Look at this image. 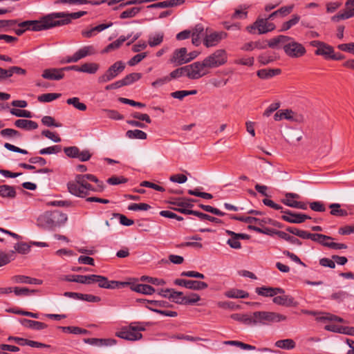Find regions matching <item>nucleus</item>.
<instances>
[{
  "mask_svg": "<svg viewBox=\"0 0 354 354\" xmlns=\"http://www.w3.org/2000/svg\"><path fill=\"white\" fill-rule=\"evenodd\" d=\"M150 322H134L129 325L124 326L116 333V336L128 341H137L142 338V331L146 330V327L151 326Z\"/></svg>",
  "mask_w": 354,
  "mask_h": 354,
  "instance_id": "obj_1",
  "label": "nucleus"
},
{
  "mask_svg": "<svg viewBox=\"0 0 354 354\" xmlns=\"http://www.w3.org/2000/svg\"><path fill=\"white\" fill-rule=\"evenodd\" d=\"M18 26L24 30L41 31L52 28V20L48 14L40 19V20L25 21L18 23Z\"/></svg>",
  "mask_w": 354,
  "mask_h": 354,
  "instance_id": "obj_2",
  "label": "nucleus"
},
{
  "mask_svg": "<svg viewBox=\"0 0 354 354\" xmlns=\"http://www.w3.org/2000/svg\"><path fill=\"white\" fill-rule=\"evenodd\" d=\"M86 13L87 12L86 11H79L72 13H66L64 12L50 13L52 26L54 28L67 25L71 22L72 19H79L86 15Z\"/></svg>",
  "mask_w": 354,
  "mask_h": 354,
  "instance_id": "obj_3",
  "label": "nucleus"
},
{
  "mask_svg": "<svg viewBox=\"0 0 354 354\" xmlns=\"http://www.w3.org/2000/svg\"><path fill=\"white\" fill-rule=\"evenodd\" d=\"M67 215L59 211L46 212L41 215L38 219L39 222L46 227H52L67 221Z\"/></svg>",
  "mask_w": 354,
  "mask_h": 354,
  "instance_id": "obj_4",
  "label": "nucleus"
},
{
  "mask_svg": "<svg viewBox=\"0 0 354 354\" xmlns=\"http://www.w3.org/2000/svg\"><path fill=\"white\" fill-rule=\"evenodd\" d=\"M254 318L256 319L257 325H269L287 319L286 315L269 311H256L254 312Z\"/></svg>",
  "mask_w": 354,
  "mask_h": 354,
  "instance_id": "obj_5",
  "label": "nucleus"
},
{
  "mask_svg": "<svg viewBox=\"0 0 354 354\" xmlns=\"http://www.w3.org/2000/svg\"><path fill=\"white\" fill-rule=\"evenodd\" d=\"M309 239L319 243L320 245L333 250H345L348 246L345 243L333 242V237L322 234L310 233Z\"/></svg>",
  "mask_w": 354,
  "mask_h": 354,
  "instance_id": "obj_6",
  "label": "nucleus"
},
{
  "mask_svg": "<svg viewBox=\"0 0 354 354\" xmlns=\"http://www.w3.org/2000/svg\"><path fill=\"white\" fill-rule=\"evenodd\" d=\"M227 53L223 49L215 50L213 53L203 59V62L209 71L211 68L219 67L227 62Z\"/></svg>",
  "mask_w": 354,
  "mask_h": 354,
  "instance_id": "obj_7",
  "label": "nucleus"
},
{
  "mask_svg": "<svg viewBox=\"0 0 354 354\" xmlns=\"http://www.w3.org/2000/svg\"><path fill=\"white\" fill-rule=\"evenodd\" d=\"M125 68V64L122 61H118L113 64L105 73L97 77L99 84H104L111 81L121 73Z\"/></svg>",
  "mask_w": 354,
  "mask_h": 354,
  "instance_id": "obj_8",
  "label": "nucleus"
},
{
  "mask_svg": "<svg viewBox=\"0 0 354 354\" xmlns=\"http://www.w3.org/2000/svg\"><path fill=\"white\" fill-rule=\"evenodd\" d=\"M187 66V77L191 80H198L209 73L203 60L195 62Z\"/></svg>",
  "mask_w": 354,
  "mask_h": 354,
  "instance_id": "obj_9",
  "label": "nucleus"
},
{
  "mask_svg": "<svg viewBox=\"0 0 354 354\" xmlns=\"http://www.w3.org/2000/svg\"><path fill=\"white\" fill-rule=\"evenodd\" d=\"M97 50L93 45L84 46L77 50L73 55L67 56L63 63H76L79 60L88 56L96 54Z\"/></svg>",
  "mask_w": 354,
  "mask_h": 354,
  "instance_id": "obj_10",
  "label": "nucleus"
},
{
  "mask_svg": "<svg viewBox=\"0 0 354 354\" xmlns=\"http://www.w3.org/2000/svg\"><path fill=\"white\" fill-rule=\"evenodd\" d=\"M270 19L265 18V19H261L258 18L255 22L253 23L251 26H248L246 27V30L250 33H254V30H257L258 33L259 35L261 34H265L268 32H270L275 28V25L273 23H269L268 20Z\"/></svg>",
  "mask_w": 354,
  "mask_h": 354,
  "instance_id": "obj_11",
  "label": "nucleus"
},
{
  "mask_svg": "<svg viewBox=\"0 0 354 354\" xmlns=\"http://www.w3.org/2000/svg\"><path fill=\"white\" fill-rule=\"evenodd\" d=\"M287 55L290 57H300L303 56L306 50L304 46L293 39L283 46Z\"/></svg>",
  "mask_w": 354,
  "mask_h": 354,
  "instance_id": "obj_12",
  "label": "nucleus"
},
{
  "mask_svg": "<svg viewBox=\"0 0 354 354\" xmlns=\"http://www.w3.org/2000/svg\"><path fill=\"white\" fill-rule=\"evenodd\" d=\"M174 283L193 290H201L208 287L207 283L204 281L184 279H176Z\"/></svg>",
  "mask_w": 354,
  "mask_h": 354,
  "instance_id": "obj_13",
  "label": "nucleus"
},
{
  "mask_svg": "<svg viewBox=\"0 0 354 354\" xmlns=\"http://www.w3.org/2000/svg\"><path fill=\"white\" fill-rule=\"evenodd\" d=\"M281 212L283 213V215L281 216V219L290 223H302L306 220L311 218L305 214L293 212L289 209L282 210Z\"/></svg>",
  "mask_w": 354,
  "mask_h": 354,
  "instance_id": "obj_14",
  "label": "nucleus"
},
{
  "mask_svg": "<svg viewBox=\"0 0 354 354\" xmlns=\"http://www.w3.org/2000/svg\"><path fill=\"white\" fill-rule=\"evenodd\" d=\"M187 48L185 47L176 49L171 58L169 62L175 66H180L187 63Z\"/></svg>",
  "mask_w": 354,
  "mask_h": 354,
  "instance_id": "obj_15",
  "label": "nucleus"
},
{
  "mask_svg": "<svg viewBox=\"0 0 354 354\" xmlns=\"http://www.w3.org/2000/svg\"><path fill=\"white\" fill-rule=\"evenodd\" d=\"M67 187L68 192L75 196L80 198H86L87 196H88L84 188L82 187V184L77 183L76 177H75L73 180L69 181L67 183Z\"/></svg>",
  "mask_w": 354,
  "mask_h": 354,
  "instance_id": "obj_16",
  "label": "nucleus"
},
{
  "mask_svg": "<svg viewBox=\"0 0 354 354\" xmlns=\"http://www.w3.org/2000/svg\"><path fill=\"white\" fill-rule=\"evenodd\" d=\"M42 77L50 80H60L64 77L63 68H51L45 69L41 75Z\"/></svg>",
  "mask_w": 354,
  "mask_h": 354,
  "instance_id": "obj_17",
  "label": "nucleus"
},
{
  "mask_svg": "<svg viewBox=\"0 0 354 354\" xmlns=\"http://www.w3.org/2000/svg\"><path fill=\"white\" fill-rule=\"evenodd\" d=\"M226 36V33L223 32H214L209 35H206L203 44L207 47H212L217 45L220 41Z\"/></svg>",
  "mask_w": 354,
  "mask_h": 354,
  "instance_id": "obj_18",
  "label": "nucleus"
},
{
  "mask_svg": "<svg viewBox=\"0 0 354 354\" xmlns=\"http://www.w3.org/2000/svg\"><path fill=\"white\" fill-rule=\"evenodd\" d=\"M196 201L193 198H179L177 200L170 201L169 204L176 206V207H170L171 209L180 212V209H189L194 205L192 203Z\"/></svg>",
  "mask_w": 354,
  "mask_h": 354,
  "instance_id": "obj_19",
  "label": "nucleus"
},
{
  "mask_svg": "<svg viewBox=\"0 0 354 354\" xmlns=\"http://www.w3.org/2000/svg\"><path fill=\"white\" fill-rule=\"evenodd\" d=\"M180 213L184 214H189V215H194L198 216L201 220H207L210 222L215 223H222V221L218 218L212 216L209 214L196 211L192 209H180L179 210Z\"/></svg>",
  "mask_w": 354,
  "mask_h": 354,
  "instance_id": "obj_20",
  "label": "nucleus"
},
{
  "mask_svg": "<svg viewBox=\"0 0 354 354\" xmlns=\"http://www.w3.org/2000/svg\"><path fill=\"white\" fill-rule=\"evenodd\" d=\"M281 295L277 296L273 298V302L277 305L283 306H297L298 303L295 301V299L290 296L283 294H281Z\"/></svg>",
  "mask_w": 354,
  "mask_h": 354,
  "instance_id": "obj_21",
  "label": "nucleus"
},
{
  "mask_svg": "<svg viewBox=\"0 0 354 354\" xmlns=\"http://www.w3.org/2000/svg\"><path fill=\"white\" fill-rule=\"evenodd\" d=\"M256 292L263 297H274L278 294H283L284 290L281 288H272L263 286L256 288Z\"/></svg>",
  "mask_w": 354,
  "mask_h": 354,
  "instance_id": "obj_22",
  "label": "nucleus"
},
{
  "mask_svg": "<svg viewBox=\"0 0 354 354\" xmlns=\"http://www.w3.org/2000/svg\"><path fill=\"white\" fill-rule=\"evenodd\" d=\"M185 3V0H168L155 3L147 6L149 9L153 8H165L180 6Z\"/></svg>",
  "mask_w": 354,
  "mask_h": 354,
  "instance_id": "obj_23",
  "label": "nucleus"
},
{
  "mask_svg": "<svg viewBox=\"0 0 354 354\" xmlns=\"http://www.w3.org/2000/svg\"><path fill=\"white\" fill-rule=\"evenodd\" d=\"M19 322L24 327L37 330H41L47 328V324L37 321L24 318L20 319Z\"/></svg>",
  "mask_w": 354,
  "mask_h": 354,
  "instance_id": "obj_24",
  "label": "nucleus"
},
{
  "mask_svg": "<svg viewBox=\"0 0 354 354\" xmlns=\"http://www.w3.org/2000/svg\"><path fill=\"white\" fill-rule=\"evenodd\" d=\"M279 68H263L257 72V76L263 80H268L281 73Z\"/></svg>",
  "mask_w": 354,
  "mask_h": 354,
  "instance_id": "obj_25",
  "label": "nucleus"
},
{
  "mask_svg": "<svg viewBox=\"0 0 354 354\" xmlns=\"http://www.w3.org/2000/svg\"><path fill=\"white\" fill-rule=\"evenodd\" d=\"M12 280L17 283L38 284L42 283V281L36 278H32L25 275H15L12 277Z\"/></svg>",
  "mask_w": 354,
  "mask_h": 354,
  "instance_id": "obj_26",
  "label": "nucleus"
},
{
  "mask_svg": "<svg viewBox=\"0 0 354 354\" xmlns=\"http://www.w3.org/2000/svg\"><path fill=\"white\" fill-rule=\"evenodd\" d=\"M17 192L14 187L8 185H0V196L7 199H14Z\"/></svg>",
  "mask_w": 354,
  "mask_h": 354,
  "instance_id": "obj_27",
  "label": "nucleus"
},
{
  "mask_svg": "<svg viewBox=\"0 0 354 354\" xmlns=\"http://www.w3.org/2000/svg\"><path fill=\"white\" fill-rule=\"evenodd\" d=\"M204 27L202 24H196L195 27L191 30V37L192 38V44L194 46H199L201 44V37L203 35Z\"/></svg>",
  "mask_w": 354,
  "mask_h": 354,
  "instance_id": "obj_28",
  "label": "nucleus"
},
{
  "mask_svg": "<svg viewBox=\"0 0 354 354\" xmlns=\"http://www.w3.org/2000/svg\"><path fill=\"white\" fill-rule=\"evenodd\" d=\"M15 125L18 128L28 131L36 129L38 127V124L36 122L25 119L17 120L15 122Z\"/></svg>",
  "mask_w": 354,
  "mask_h": 354,
  "instance_id": "obj_29",
  "label": "nucleus"
},
{
  "mask_svg": "<svg viewBox=\"0 0 354 354\" xmlns=\"http://www.w3.org/2000/svg\"><path fill=\"white\" fill-rule=\"evenodd\" d=\"M111 26H112V23H110L109 24H100L98 26H96L91 28L90 30H82V35L84 37L91 38L93 36H94L96 34V32H100L109 28Z\"/></svg>",
  "mask_w": 354,
  "mask_h": 354,
  "instance_id": "obj_30",
  "label": "nucleus"
},
{
  "mask_svg": "<svg viewBox=\"0 0 354 354\" xmlns=\"http://www.w3.org/2000/svg\"><path fill=\"white\" fill-rule=\"evenodd\" d=\"M294 9V5H289L286 6H282L277 10L272 12L268 15V19H273L275 17L280 16L281 17H285L289 14H290Z\"/></svg>",
  "mask_w": 354,
  "mask_h": 354,
  "instance_id": "obj_31",
  "label": "nucleus"
},
{
  "mask_svg": "<svg viewBox=\"0 0 354 354\" xmlns=\"http://www.w3.org/2000/svg\"><path fill=\"white\" fill-rule=\"evenodd\" d=\"M131 289L135 292L142 293L144 295H150L155 292L154 288L147 284H135L131 286Z\"/></svg>",
  "mask_w": 354,
  "mask_h": 354,
  "instance_id": "obj_32",
  "label": "nucleus"
},
{
  "mask_svg": "<svg viewBox=\"0 0 354 354\" xmlns=\"http://www.w3.org/2000/svg\"><path fill=\"white\" fill-rule=\"evenodd\" d=\"M225 296L228 298H235V299H245L249 297L248 292L236 288H232L225 292Z\"/></svg>",
  "mask_w": 354,
  "mask_h": 354,
  "instance_id": "obj_33",
  "label": "nucleus"
},
{
  "mask_svg": "<svg viewBox=\"0 0 354 354\" xmlns=\"http://www.w3.org/2000/svg\"><path fill=\"white\" fill-rule=\"evenodd\" d=\"M333 53V48L326 43H324L323 45L315 52V55L324 56L325 59H330Z\"/></svg>",
  "mask_w": 354,
  "mask_h": 354,
  "instance_id": "obj_34",
  "label": "nucleus"
},
{
  "mask_svg": "<svg viewBox=\"0 0 354 354\" xmlns=\"http://www.w3.org/2000/svg\"><path fill=\"white\" fill-rule=\"evenodd\" d=\"M103 280H105V277L97 274L84 275V284L97 283L98 286L101 288L104 286L102 283Z\"/></svg>",
  "mask_w": 354,
  "mask_h": 354,
  "instance_id": "obj_35",
  "label": "nucleus"
},
{
  "mask_svg": "<svg viewBox=\"0 0 354 354\" xmlns=\"http://www.w3.org/2000/svg\"><path fill=\"white\" fill-rule=\"evenodd\" d=\"M102 283L104 284L103 286H102V288H106V289H116V288H123L126 286H127L129 283L127 282H121L118 281H109L107 277H105V280L102 281Z\"/></svg>",
  "mask_w": 354,
  "mask_h": 354,
  "instance_id": "obj_36",
  "label": "nucleus"
},
{
  "mask_svg": "<svg viewBox=\"0 0 354 354\" xmlns=\"http://www.w3.org/2000/svg\"><path fill=\"white\" fill-rule=\"evenodd\" d=\"M80 177H84L87 181L94 182L97 184L95 190L99 192H102L104 191L105 188V185L104 183L100 180L95 176L93 174H79Z\"/></svg>",
  "mask_w": 354,
  "mask_h": 354,
  "instance_id": "obj_37",
  "label": "nucleus"
},
{
  "mask_svg": "<svg viewBox=\"0 0 354 354\" xmlns=\"http://www.w3.org/2000/svg\"><path fill=\"white\" fill-rule=\"evenodd\" d=\"M15 259V252L10 250L8 252L0 251V267L5 266Z\"/></svg>",
  "mask_w": 354,
  "mask_h": 354,
  "instance_id": "obj_38",
  "label": "nucleus"
},
{
  "mask_svg": "<svg viewBox=\"0 0 354 354\" xmlns=\"http://www.w3.org/2000/svg\"><path fill=\"white\" fill-rule=\"evenodd\" d=\"M164 39V33L162 32H156L149 37L148 44L151 47L160 45Z\"/></svg>",
  "mask_w": 354,
  "mask_h": 354,
  "instance_id": "obj_39",
  "label": "nucleus"
},
{
  "mask_svg": "<svg viewBox=\"0 0 354 354\" xmlns=\"http://www.w3.org/2000/svg\"><path fill=\"white\" fill-rule=\"evenodd\" d=\"M142 77V74L140 73H132L126 75L123 79L121 80L123 83V86L130 85L135 82L139 80Z\"/></svg>",
  "mask_w": 354,
  "mask_h": 354,
  "instance_id": "obj_40",
  "label": "nucleus"
},
{
  "mask_svg": "<svg viewBox=\"0 0 354 354\" xmlns=\"http://www.w3.org/2000/svg\"><path fill=\"white\" fill-rule=\"evenodd\" d=\"M201 300V297L196 293H191L188 296H185V298L179 301L181 305H194Z\"/></svg>",
  "mask_w": 354,
  "mask_h": 354,
  "instance_id": "obj_41",
  "label": "nucleus"
},
{
  "mask_svg": "<svg viewBox=\"0 0 354 354\" xmlns=\"http://www.w3.org/2000/svg\"><path fill=\"white\" fill-rule=\"evenodd\" d=\"M75 177L77 179V183L82 184V187L84 188L86 193H88V195L90 194L91 192H99L98 191L95 190L96 187L91 185L88 181H87L85 178H83L84 177H80V175H76Z\"/></svg>",
  "mask_w": 354,
  "mask_h": 354,
  "instance_id": "obj_42",
  "label": "nucleus"
},
{
  "mask_svg": "<svg viewBox=\"0 0 354 354\" xmlns=\"http://www.w3.org/2000/svg\"><path fill=\"white\" fill-rule=\"evenodd\" d=\"M275 346L280 348L290 350L295 347V342L292 339H281L275 342Z\"/></svg>",
  "mask_w": 354,
  "mask_h": 354,
  "instance_id": "obj_43",
  "label": "nucleus"
},
{
  "mask_svg": "<svg viewBox=\"0 0 354 354\" xmlns=\"http://www.w3.org/2000/svg\"><path fill=\"white\" fill-rule=\"evenodd\" d=\"M126 136L130 139H140V140H145L147 137V135L145 132L139 130H129L126 132Z\"/></svg>",
  "mask_w": 354,
  "mask_h": 354,
  "instance_id": "obj_44",
  "label": "nucleus"
},
{
  "mask_svg": "<svg viewBox=\"0 0 354 354\" xmlns=\"http://www.w3.org/2000/svg\"><path fill=\"white\" fill-rule=\"evenodd\" d=\"M300 20L298 15H293L292 18L282 24L280 31H286L291 28L293 26L297 24Z\"/></svg>",
  "mask_w": 354,
  "mask_h": 354,
  "instance_id": "obj_45",
  "label": "nucleus"
},
{
  "mask_svg": "<svg viewBox=\"0 0 354 354\" xmlns=\"http://www.w3.org/2000/svg\"><path fill=\"white\" fill-rule=\"evenodd\" d=\"M341 205L339 203H332L329 205L331 209L330 214L336 216H346L348 215L346 210L341 209Z\"/></svg>",
  "mask_w": 354,
  "mask_h": 354,
  "instance_id": "obj_46",
  "label": "nucleus"
},
{
  "mask_svg": "<svg viewBox=\"0 0 354 354\" xmlns=\"http://www.w3.org/2000/svg\"><path fill=\"white\" fill-rule=\"evenodd\" d=\"M82 73L95 74L100 68V65L95 62H86L82 64Z\"/></svg>",
  "mask_w": 354,
  "mask_h": 354,
  "instance_id": "obj_47",
  "label": "nucleus"
},
{
  "mask_svg": "<svg viewBox=\"0 0 354 354\" xmlns=\"http://www.w3.org/2000/svg\"><path fill=\"white\" fill-rule=\"evenodd\" d=\"M277 235L279 238L284 239L292 244H295V245H301V242L299 239H298L297 238H296L293 236L289 235L286 232L279 231L278 232H277Z\"/></svg>",
  "mask_w": 354,
  "mask_h": 354,
  "instance_id": "obj_48",
  "label": "nucleus"
},
{
  "mask_svg": "<svg viewBox=\"0 0 354 354\" xmlns=\"http://www.w3.org/2000/svg\"><path fill=\"white\" fill-rule=\"evenodd\" d=\"M230 218L232 220L239 221H242V222H244L245 223H249V224H252L253 223H257L261 225V222L263 221L256 217L239 216H236V215L230 216Z\"/></svg>",
  "mask_w": 354,
  "mask_h": 354,
  "instance_id": "obj_49",
  "label": "nucleus"
},
{
  "mask_svg": "<svg viewBox=\"0 0 354 354\" xmlns=\"http://www.w3.org/2000/svg\"><path fill=\"white\" fill-rule=\"evenodd\" d=\"M62 95L61 93H48L40 95L37 100L39 102H50L58 99Z\"/></svg>",
  "mask_w": 354,
  "mask_h": 354,
  "instance_id": "obj_50",
  "label": "nucleus"
},
{
  "mask_svg": "<svg viewBox=\"0 0 354 354\" xmlns=\"http://www.w3.org/2000/svg\"><path fill=\"white\" fill-rule=\"evenodd\" d=\"M283 119H286L291 121L301 122L303 120V117L295 115V113L290 109H281Z\"/></svg>",
  "mask_w": 354,
  "mask_h": 354,
  "instance_id": "obj_51",
  "label": "nucleus"
},
{
  "mask_svg": "<svg viewBox=\"0 0 354 354\" xmlns=\"http://www.w3.org/2000/svg\"><path fill=\"white\" fill-rule=\"evenodd\" d=\"M66 103L69 105H73L75 109L84 111L86 110V105L84 103H82L80 101L79 97H73L71 98H68L66 100Z\"/></svg>",
  "mask_w": 354,
  "mask_h": 354,
  "instance_id": "obj_52",
  "label": "nucleus"
},
{
  "mask_svg": "<svg viewBox=\"0 0 354 354\" xmlns=\"http://www.w3.org/2000/svg\"><path fill=\"white\" fill-rule=\"evenodd\" d=\"M140 11V8L133 7L123 11L120 15V18L122 19L134 17Z\"/></svg>",
  "mask_w": 354,
  "mask_h": 354,
  "instance_id": "obj_53",
  "label": "nucleus"
},
{
  "mask_svg": "<svg viewBox=\"0 0 354 354\" xmlns=\"http://www.w3.org/2000/svg\"><path fill=\"white\" fill-rule=\"evenodd\" d=\"M131 35H128L127 37L124 36H120L117 40L114 41L113 42L109 44L105 51L108 52L111 49H115L119 48L126 40L129 39Z\"/></svg>",
  "mask_w": 354,
  "mask_h": 354,
  "instance_id": "obj_54",
  "label": "nucleus"
},
{
  "mask_svg": "<svg viewBox=\"0 0 354 354\" xmlns=\"http://www.w3.org/2000/svg\"><path fill=\"white\" fill-rule=\"evenodd\" d=\"M30 245L24 242H19L15 245L14 249L15 252H18L19 254H25L30 252Z\"/></svg>",
  "mask_w": 354,
  "mask_h": 354,
  "instance_id": "obj_55",
  "label": "nucleus"
},
{
  "mask_svg": "<svg viewBox=\"0 0 354 354\" xmlns=\"http://www.w3.org/2000/svg\"><path fill=\"white\" fill-rule=\"evenodd\" d=\"M0 134L4 138H20L21 134L17 130L13 129H4L0 131Z\"/></svg>",
  "mask_w": 354,
  "mask_h": 354,
  "instance_id": "obj_56",
  "label": "nucleus"
},
{
  "mask_svg": "<svg viewBox=\"0 0 354 354\" xmlns=\"http://www.w3.org/2000/svg\"><path fill=\"white\" fill-rule=\"evenodd\" d=\"M171 338L176 339H180V340L190 341V342L207 341L206 339H203L199 337H193V336L184 335V334L174 335L171 337Z\"/></svg>",
  "mask_w": 354,
  "mask_h": 354,
  "instance_id": "obj_57",
  "label": "nucleus"
},
{
  "mask_svg": "<svg viewBox=\"0 0 354 354\" xmlns=\"http://www.w3.org/2000/svg\"><path fill=\"white\" fill-rule=\"evenodd\" d=\"M62 151L61 145H54L46 148L41 149L39 150V153L40 155L58 153Z\"/></svg>",
  "mask_w": 354,
  "mask_h": 354,
  "instance_id": "obj_58",
  "label": "nucleus"
},
{
  "mask_svg": "<svg viewBox=\"0 0 354 354\" xmlns=\"http://www.w3.org/2000/svg\"><path fill=\"white\" fill-rule=\"evenodd\" d=\"M247 7L244 6H240L239 8H236L232 15L231 18L232 19H245L248 15V12L246 11Z\"/></svg>",
  "mask_w": 354,
  "mask_h": 354,
  "instance_id": "obj_59",
  "label": "nucleus"
},
{
  "mask_svg": "<svg viewBox=\"0 0 354 354\" xmlns=\"http://www.w3.org/2000/svg\"><path fill=\"white\" fill-rule=\"evenodd\" d=\"M143 302H147L149 304L151 305V308H167L169 306V304L166 301H157V300H148V299H142Z\"/></svg>",
  "mask_w": 354,
  "mask_h": 354,
  "instance_id": "obj_60",
  "label": "nucleus"
},
{
  "mask_svg": "<svg viewBox=\"0 0 354 354\" xmlns=\"http://www.w3.org/2000/svg\"><path fill=\"white\" fill-rule=\"evenodd\" d=\"M10 113L13 115H15V116L19 117V118H32V113L27 110L12 109H10Z\"/></svg>",
  "mask_w": 354,
  "mask_h": 354,
  "instance_id": "obj_61",
  "label": "nucleus"
},
{
  "mask_svg": "<svg viewBox=\"0 0 354 354\" xmlns=\"http://www.w3.org/2000/svg\"><path fill=\"white\" fill-rule=\"evenodd\" d=\"M183 75L187 76V66L176 68L171 73L169 74V77L171 79H176L180 77H182Z\"/></svg>",
  "mask_w": 354,
  "mask_h": 354,
  "instance_id": "obj_62",
  "label": "nucleus"
},
{
  "mask_svg": "<svg viewBox=\"0 0 354 354\" xmlns=\"http://www.w3.org/2000/svg\"><path fill=\"white\" fill-rule=\"evenodd\" d=\"M151 206L147 203H131L128 206V209L131 211H147Z\"/></svg>",
  "mask_w": 354,
  "mask_h": 354,
  "instance_id": "obj_63",
  "label": "nucleus"
},
{
  "mask_svg": "<svg viewBox=\"0 0 354 354\" xmlns=\"http://www.w3.org/2000/svg\"><path fill=\"white\" fill-rule=\"evenodd\" d=\"M80 149L77 147H68L64 148V151L65 154L69 157L73 158H77L78 156Z\"/></svg>",
  "mask_w": 354,
  "mask_h": 354,
  "instance_id": "obj_64",
  "label": "nucleus"
}]
</instances>
